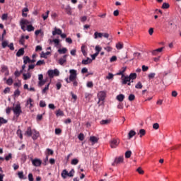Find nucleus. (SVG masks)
Listing matches in <instances>:
<instances>
[{
    "label": "nucleus",
    "instance_id": "1",
    "mask_svg": "<svg viewBox=\"0 0 181 181\" xmlns=\"http://www.w3.org/2000/svg\"><path fill=\"white\" fill-rule=\"evenodd\" d=\"M13 112L17 118L22 114V107H21V103H18L13 107Z\"/></svg>",
    "mask_w": 181,
    "mask_h": 181
},
{
    "label": "nucleus",
    "instance_id": "2",
    "mask_svg": "<svg viewBox=\"0 0 181 181\" xmlns=\"http://www.w3.org/2000/svg\"><path fill=\"white\" fill-rule=\"evenodd\" d=\"M47 74L49 76V77H50V78H53V77H54V76H59L60 74V71H59V69H55L54 70H49L47 71Z\"/></svg>",
    "mask_w": 181,
    "mask_h": 181
},
{
    "label": "nucleus",
    "instance_id": "3",
    "mask_svg": "<svg viewBox=\"0 0 181 181\" xmlns=\"http://www.w3.org/2000/svg\"><path fill=\"white\" fill-rule=\"evenodd\" d=\"M107 97V93L104 90H101L98 93V98L99 101H104Z\"/></svg>",
    "mask_w": 181,
    "mask_h": 181
},
{
    "label": "nucleus",
    "instance_id": "4",
    "mask_svg": "<svg viewBox=\"0 0 181 181\" xmlns=\"http://www.w3.org/2000/svg\"><path fill=\"white\" fill-rule=\"evenodd\" d=\"M69 74H70L69 75L70 80L77 79V70L70 69Z\"/></svg>",
    "mask_w": 181,
    "mask_h": 181
},
{
    "label": "nucleus",
    "instance_id": "5",
    "mask_svg": "<svg viewBox=\"0 0 181 181\" xmlns=\"http://www.w3.org/2000/svg\"><path fill=\"white\" fill-rule=\"evenodd\" d=\"M119 145V140L116 139H112L110 141V148H115Z\"/></svg>",
    "mask_w": 181,
    "mask_h": 181
},
{
    "label": "nucleus",
    "instance_id": "6",
    "mask_svg": "<svg viewBox=\"0 0 181 181\" xmlns=\"http://www.w3.org/2000/svg\"><path fill=\"white\" fill-rule=\"evenodd\" d=\"M124 162V157L119 156L115 159L114 163H112V166H115V165H119Z\"/></svg>",
    "mask_w": 181,
    "mask_h": 181
},
{
    "label": "nucleus",
    "instance_id": "7",
    "mask_svg": "<svg viewBox=\"0 0 181 181\" xmlns=\"http://www.w3.org/2000/svg\"><path fill=\"white\" fill-rule=\"evenodd\" d=\"M121 80L122 86H125V84L128 83V81H131L129 76L125 75L121 77Z\"/></svg>",
    "mask_w": 181,
    "mask_h": 181
},
{
    "label": "nucleus",
    "instance_id": "8",
    "mask_svg": "<svg viewBox=\"0 0 181 181\" xmlns=\"http://www.w3.org/2000/svg\"><path fill=\"white\" fill-rule=\"evenodd\" d=\"M32 163L33 166L39 167L42 165V161L40 159L35 158L32 160Z\"/></svg>",
    "mask_w": 181,
    "mask_h": 181
},
{
    "label": "nucleus",
    "instance_id": "9",
    "mask_svg": "<svg viewBox=\"0 0 181 181\" xmlns=\"http://www.w3.org/2000/svg\"><path fill=\"white\" fill-rule=\"evenodd\" d=\"M35 59H30V58H29L28 56L23 57L24 64H28V63H35Z\"/></svg>",
    "mask_w": 181,
    "mask_h": 181
},
{
    "label": "nucleus",
    "instance_id": "10",
    "mask_svg": "<svg viewBox=\"0 0 181 181\" xmlns=\"http://www.w3.org/2000/svg\"><path fill=\"white\" fill-rule=\"evenodd\" d=\"M66 62H67V55H64L63 57L59 59V63L61 66H63V64H64V63H66Z\"/></svg>",
    "mask_w": 181,
    "mask_h": 181
},
{
    "label": "nucleus",
    "instance_id": "11",
    "mask_svg": "<svg viewBox=\"0 0 181 181\" xmlns=\"http://www.w3.org/2000/svg\"><path fill=\"white\" fill-rule=\"evenodd\" d=\"M163 49H165V47H162L160 48L154 49L152 51V54H153V56H156L158 54V53L162 52Z\"/></svg>",
    "mask_w": 181,
    "mask_h": 181
},
{
    "label": "nucleus",
    "instance_id": "12",
    "mask_svg": "<svg viewBox=\"0 0 181 181\" xmlns=\"http://www.w3.org/2000/svg\"><path fill=\"white\" fill-rule=\"evenodd\" d=\"M62 33V30H60V28H54V30L52 31V35H53V36H56V35H61Z\"/></svg>",
    "mask_w": 181,
    "mask_h": 181
},
{
    "label": "nucleus",
    "instance_id": "13",
    "mask_svg": "<svg viewBox=\"0 0 181 181\" xmlns=\"http://www.w3.org/2000/svg\"><path fill=\"white\" fill-rule=\"evenodd\" d=\"M23 54H25V49L23 48H21L20 49H18L16 53L17 57H21V56H23Z\"/></svg>",
    "mask_w": 181,
    "mask_h": 181
},
{
    "label": "nucleus",
    "instance_id": "14",
    "mask_svg": "<svg viewBox=\"0 0 181 181\" xmlns=\"http://www.w3.org/2000/svg\"><path fill=\"white\" fill-rule=\"evenodd\" d=\"M93 37L94 39H101L103 37V33L95 32Z\"/></svg>",
    "mask_w": 181,
    "mask_h": 181
},
{
    "label": "nucleus",
    "instance_id": "15",
    "mask_svg": "<svg viewBox=\"0 0 181 181\" xmlns=\"http://www.w3.org/2000/svg\"><path fill=\"white\" fill-rule=\"evenodd\" d=\"M124 98H125V95H124V94H119L116 97V100H117V101H119V103H122Z\"/></svg>",
    "mask_w": 181,
    "mask_h": 181
},
{
    "label": "nucleus",
    "instance_id": "16",
    "mask_svg": "<svg viewBox=\"0 0 181 181\" xmlns=\"http://www.w3.org/2000/svg\"><path fill=\"white\" fill-rule=\"evenodd\" d=\"M33 132L32 131V128L30 127L27 128V130L25 133V135H28V136H32Z\"/></svg>",
    "mask_w": 181,
    "mask_h": 181
},
{
    "label": "nucleus",
    "instance_id": "17",
    "mask_svg": "<svg viewBox=\"0 0 181 181\" xmlns=\"http://www.w3.org/2000/svg\"><path fill=\"white\" fill-rule=\"evenodd\" d=\"M37 138H39V133H38V132H37L36 130H33V139L34 141H36V139H37Z\"/></svg>",
    "mask_w": 181,
    "mask_h": 181
},
{
    "label": "nucleus",
    "instance_id": "18",
    "mask_svg": "<svg viewBox=\"0 0 181 181\" xmlns=\"http://www.w3.org/2000/svg\"><path fill=\"white\" fill-rule=\"evenodd\" d=\"M92 62H93V59L88 57L86 59L82 60V64H84V65L90 64V63H92Z\"/></svg>",
    "mask_w": 181,
    "mask_h": 181
},
{
    "label": "nucleus",
    "instance_id": "19",
    "mask_svg": "<svg viewBox=\"0 0 181 181\" xmlns=\"http://www.w3.org/2000/svg\"><path fill=\"white\" fill-rule=\"evenodd\" d=\"M20 23H21V25H24L26 26V25H30V23H31L30 21L26 20V19L22 18V19L21 20V21H20Z\"/></svg>",
    "mask_w": 181,
    "mask_h": 181
},
{
    "label": "nucleus",
    "instance_id": "20",
    "mask_svg": "<svg viewBox=\"0 0 181 181\" xmlns=\"http://www.w3.org/2000/svg\"><path fill=\"white\" fill-rule=\"evenodd\" d=\"M89 141H90V142H92L93 144H97V142H98V138L92 136L90 137Z\"/></svg>",
    "mask_w": 181,
    "mask_h": 181
},
{
    "label": "nucleus",
    "instance_id": "21",
    "mask_svg": "<svg viewBox=\"0 0 181 181\" xmlns=\"http://www.w3.org/2000/svg\"><path fill=\"white\" fill-rule=\"evenodd\" d=\"M23 79L24 80H29L32 77V74L30 73L23 74Z\"/></svg>",
    "mask_w": 181,
    "mask_h": 181
},
{
    "label": "nucleus",
    "instance_id": "22",
    "mask_svg": "<svg viewBox=\"0 0 181 181\" xmlns=\"http://www.w3.org/2000/svg\"><path fill=\"white\" fill-rule=\"evenodd\" d=\"M135 135H136V132H135V131L134 130H131L129 132V139H131V138H133L134 136H135Z\"/></svg>",
    "mask_w": 181,
    "mask_h": 181
},
{
    "label": "nucleus",
    "instance_id": "23",
    "mask_svg": "<svg viewBox=\"0 0 181 181\" xmlns=\"http://www.w3.org/2000/svg\"><path fill=\"white\" fill-rule=\"evenodd\" d=\"M66 52H67V48H62V49H58V53H59V54H65V53Z\"/></svg>",
    "mask_w": 181,
    "mask_h": 181
},
{
    "label": "nucleus",
    "instance_id": "24",
    "mask_svg": "<svg viewBox=\"0 0 181 181\" xmlns=\"http://www.w3.org/2000/svg\"><path fill=\"white\" fill-rule=\"evenodd\" d=\"M129 78L131 81V80H135V78H136V73H132L130 74V75L129 76Z\"/></svg>",
    "mask_w": 181,
    "mask_h": 181
},
{
    "label": "nucleus",
    "instance_id": "25",
    "mask_svg": "<svg viewBox=\"0 0 181 181\" xmlns=\"http://www.w3.org/2000/svg\"><path fill=\"white\" fill-rule=\"evenodd\" d=\"M70 81L74 87H77L78 86V81H77V79H70Z\"/></svg>",
    "mask_w": 181,
    "mask_h": 181
},
{
    "label": "nucleus",
    "instance_id": "26",
    "mask_svg": "<svg viewBox=\"0 0 181 181\" xmlns=\"http://www.w3.org/2000/svg\"><path fill=\"white\" fill-rule=\"evenodd\" d=\"M20 45H22V46H25V35H22L21 39L19 40Z\"/></svg>",
    "mask_w": 181,
    "mask_h": 181
},
{
    "label": "nucleus",
    "instance_id": "27",
    "mask_svg": "<svg viewBox=\"0 0 181 181\" xmlns=\"http://www.w3.org/2000/svg\"><path fill=\"white\" fill-rule=\"evenodd\" d=\"M27 30L28 32H33V30H35V27H33V25L30 24L27 25Z\"/></svg>",
    "mask_w": 181,
    "mask_h": 181
},
{
    "label": "nucleus",
    "instance_id": "28",
    "mask_svg": "<svg viewBox=\"0 0 181 181\" xmlns=\"http://www.w3.org/2000/svg\"><path fill=\"white\" fill-rule=\"evenodd\" d=\"M18 176L19 177V179H26V177H25V175H23V171H20L18 173Z\"/></svg>",
    "mask_w": 181,
    "mask_h": 181
},
{
    "label": "nucleus",
    "instance_id": "29",
    "mask_svg": "<svg viewBox=\"0 0 181 181\" xmlns=\"http://www.w3.org/2000/svg\"><path fill=\"white\" fill-rule=\"evenodd\" d=\"M2 124H8V120L4 119V117H0V127L2 126Z\"/></svg>",
    "mask_w": 181,
    "mask_h": 181
},
{
    "label": "nucleus",
    "instance_id": "30",
    "mask_svg": "<svg viewBox=\"0 0 181 181\" xmlns=\"http://www.w3.org/2000/svg\"><path fill=\"white\" fill-rule=\"evenodd\" d=\"M69 175V172H67V170H64L62 173V177L64 178V179H66V176H68Z\"/></svg>",
    "mask_w": 181,
    "mask_h": 181
},
{
    "label": "nucleus",
    "instance_id": "31",
    "mask_svg": "<svg viewBox=\"0 0 181 181\" xmlns=\"http://www.w3.org/2000/svg\"><path fill=\"white\" fill-rule=\"evenodd\" d=\"M57 117H63L64 115V112L62 111L61 110H58L56 113Z\"/></svg>",
    "mask_w": 181,
    "mask_h": 181
},
{
    "label": "nucleus",
    "instance_id": "32",
    "mask_svg": "<svg viewBox=\"0 0 181 181\" xmlns=\"http://www.w3.org/2000/svg\"><path fill=\"white\" fill-rule=\"evenodd\" d=\"M17 135L19 136L21 139H23V135L22 134V130L18 129L17 130Z\"/></svg>",
    "mask_w": 181,
    "mask_h": 181
},
{
    "label": "nucleus",
    "instance_id": "33",
    "mask_svg": "<svg viewBox=\"0 0 181 181\" xmlns=\"http://www.w3.org/2000/svg\"><path fill=\"white\" fill-rule=\"evenodd\" d=\"M111 122V120L105 119L100 122L101 125H107Z\"/></svg>",
    "mask_w": 181,
    "mask_h": 181
},
{
    "label": "nucleus",
    "instance_id": "34",
    "mask_svg": "<svg viewBox=\"0 0 181 181\" xmlns=\"http://www.w3.org/2000/svg\"><path fill=\"white\" fill-rule=\"evenodd\" d=\"M131 155H132V152L131 151H127L125 153V158H127V159L131 158Z\"/></svg>",
    "mask_w": 181,
    "mask_h": 181
},
{
    "label": "nucleus",
    "instance_id": "35",
    "mask_svg": "<svg viewBox=\"0 0 181 181\" xmlns=\"http://www.w3.org/2000/svg\"><path fill=\"white\" fill-rule=\"evenodd\" d=\"M139 134H140V138H142V136H144V135L146 134V132L145 131V129H141L139 130Z\"/></svg>",
    "mask_w": 181,
    "mask_h": 181
},
{
    "label": "nucleus",
    "instance_id": "36",
    "mask_svg": "<svg viewBox=\"0 0 181 181\" xmlns=\"http://www.w3.org/2000/svg\"><path fill=\"white\" fill-rule=\"evenodd\" d=\"M124 47V45L121 44V42H118L116 45V49H118V50H121Z\"/></svg>",
    "mask_w": 181,
    "mask_h": 181
},
{
    "label": "nucleus",
    "instance_id": "37",
    "mask_svg": "<svg viewBox=\"0 0 181 181\" xmlns=\"http://www.w3.org/2000/svg\"><path fill=\"white\" fill-rule=\"evenodd\" d=\"M6 84H8V86H12V84H13V79H12V78H9L6 81Z\"/></svg>",
    "mask_w": 181,
    "mask_h": 181
},
{
    "label": "nucleus",
    "instance_id": "38",
    "mask_svg": "<svg viewBox=\"0 0 181 181\" xmlns=\"http://www.w3.org/2000/svg\"><path fill=\"white\" fill-rule=\"evenodd\" d=\"M81 52H82L83 56H87V52H86V46H84V45L81 46Z\"/></svg>",
    "mask_w": 181,
    "mask_h": 181
},
{
    "label": "nucleus",
    "instance_id": "39",
    "mask_svg": "<svg viewBox=\"0 0 181 181\" xmlns=\"http://www.w3.org/2000/svg\"><path fill=\"white\" fill-rule=\"evenodd\" d=\"M52 42H54L55 46H59V43H60V40L59 39H54L53 40H50V43H52Z\"/></svg>",
    "mask_w": 181,
    "mask_h": 181
},
{
    "label": "nucleus",
    "instance_id": "40",
    "mask_svg": "<svg viewBox=\"0 0 181 181\" xmlns=\"http://www.w3.org/2000/svg\"><path fill=\"white\" fill-rule=\"evenodd\" d=\"M13 95L14 97H19V95H21V90H19V89L16 90Z\"/></svg>",
    "mask_w": 181,
    "mask_h": 181
},
{
    "label": "nucleus",
    "instance_id": "41",
    "mask_svg": "<svg viewBox=\"0 0 181 181\" xmlns=\"http://www.w3.org/2000/svg\"><path fill=\"white\" fill-rule=\"evenodd\" d=\"M129 101H134L135 100V95L130 94L128 98Z\"/></svg>",
    "mask_w": 181,
    "mask_h": 181
},
{
    "label": "nucleus",
    "instance_id": "42",
    "mask_svg": "<svg viewBox=\"0 0 181 181\" xmlns=\"http://www.w3.org/2000/svg\"><path fill=\"white\" fill-rule=\"evenodd\" d=\"M46 63L45 62V60H39L37 63H36V66H42L43 64H45Z\"/></svg>",
    "mask_w": 181,
    "mask_h": 181
},
{
    "label": "nucleus",
    "instance_id": "43",
    "mask_svg": "<svg viewBox=\"0 0 181 181\" xmlns=\"http://www.w3.org/2000/svg\"><path fill=\"white\" fill-rule=\"evenodd\" d=\"M106 78L107 80H112V78H114V74H112V73H109L108 76H106Z\"/></svg>",
    "mask_w": 181,
    "mask_h": 181
},
{
    "label": "nucleus",
    "instance_id": "44",
    "mask_svg": "<svg viewBox=\"0 0 181 181\" xmlns=\"http://www.w3.org/2000/svg\"><path fill=\"white\" fill-rule=\"evenodd\" d=\"M49 86H50V83H48L45 88L42 89V94H45L46 93V91H47V90H49Z\"/></svg>",
    "mask_w": 181,
    "mask_h": 181
},
{
    "label": "nucleus",
    "instance_id": "45",
    "mask_svg": "<svg viewBox=\"0 0 181 181\" xmlns=\"http://www.w3.org/2000/svg\"><path fill=\"white\" fill-rule=\"evenodd\" d=\"M49 13H50V11H47L45 16H44V14H42V18H43L44 21H46V19H47V18H49Z\"/></svg>",
    "mask_w": 181,
    "mask_h": 181
},
{
    "label": "nucleus",
    "instance_id": "46",
    "mask_svg": "<svg viewBox=\"0 0 181 181\" xmlns=\"http://www.w3.org/2000/svg\"><path fill=\"white\" fill-rule=\"evenodd\" d=\"M71 165H77L78 163V159L74 158L71 162Z\"/></svg>",
    "mask_w": 181,
    "mask_h": 181
},
{
    "label": "nucleus",
    "instance_id": "47",
    "mask_svg": "<svg viewBox=\"0 0 181 181\" xmlns=\"http://www.w3.org/2000/svg\"><path fill=\"white\" fill-rule=\"evenodd\" d=\"M78 138L79 141H84V134L83 133L79 134V135L78 136Z\"/></svg>",
    "mask_w": 181,
    "mask_h": 181
},
{
    "label": "nucleus",
    "instance_id": "48",
    "mask_svg": "<svg viewBox=\"0 0 181 181\" xmlns=\"http://www.w3.org/2000/svg\"><path fill=\"white\" fill-rule=\"evenodd\" d=\"M5 71H8V66L3 65L1 66V72L5 73Z\"/></svg>",
    "mask_w": 181,
    "mask_h": 181
},
{
    "label": "nucleus",
    "instance_id": "49",
    "mask_svg": "<svg viewBox=\"0 0 181 181\" xmlns=\"http://www.w3.org/2000/svg\"><path fill=\"white\" fill-rule=\"evenodd\" d=\"M40 107H41V108H45V107H46V102L41 100L40 102Z\"/></svg>",
    "mask_w": 181,
    "mask_h": 181
},
{
    "label": "nucleus",
    "instance_id": "50",
    "mask_svg": "<svg viewBox=\"0 0 181 181\" xmlns=\"http://www.w3.org/2000/svg\"><path fill=\"white\" fill-rule=\"evenodd\" d=\"M136 172H138V173H139V175H144V170H142V168L141 167H139L136 169Z\"/></svg>",
    "mask_w": 181,
    "mask_h": 181
},
{
    "label": "nucleus",
    "instance_id": "51",
    "mask_svg": "<svg viewBox=\"0 0 181 181\" xmlns=\"http://www.w3.org/2000/svg\"><path fill=\"white\" fill-rule=\"evenodd\" d=\"M143 86H142V83L141 82H138L137 84L135 86V88L137 89H141L142 88Z\"/></svg>",
    "mask_w": 181,
    "mask_h": 181
},
{
    "label": "nucleus",
    "instance_id": "52",
    "mask_svg": "<svg viewBox=\"0 0 181 181\" xmlns=\"http://www.w3.org/2000/svg\"><path fill=\"white\" fill-rule=\"evenodd\" d=\"M95 49L96 50V53L100 54V52H101L102 48L100 46L97 45Z\"/></svg>",
    "mask_w": 181,
    "mask_h": 181
},
{
    "label": "nucleus",
    "instance_id": "53",
    "mask_svg": "<svg viewBox=\"0 0 181 181\" xmlns=\"http://www.w3.org/2000/svg\"><path fill=\"white\" fill-rule=\"evenodd\" d=\"M169 4L168 3H163V6H162V8L163 9H168L169 8Z\"/></svg>",
    "mask_w": 181,
    "mask_h": 181
},
{
    "label": "nucleus",
    "instance_id": "54",
    "mask_svg": "<svg viewBox=\"0 0 181 181\" xmlns=\"http://www.w3.org/2000/svg\"><path fill=\"white\" fill-rule=\"evenodd\" d=\"M10 159H12V153H8V155L5 157V160L6 161L10 160Z\"/></svg>",
    "mask_w": 181,
    "mask_h": 181
},
{
    "label": "nucleus",
    "instance_id": "55",
    "mask_svg": "<svg viewBox=\"0 0 181 181\" xmlns=\"http://www.w3.org/2000/svg\"><path fill=\"white\" fill-rule=\"evenodd\" d=\"M94 84L93 83V81H89L87 83V87L89 88H93Z\"/></svg>",
    "mask_w": 181,
    "mask_h": 181
},
{
    "label": "nucleus",
    "instance_id": "56",
    "mask_svg": "<svg viewBox=\"0 0 181 181\" xmlns=\"http://www.w3.org/2000/svg\"><path fill=\"white\" fill-rule=\"evenodd\" d=\"M82 74H86V73H88V69L86 67H84L81 69Z\"/></svg>",
    "mask_w": 181,
    "mask_h": 181
},
{
    "label": "nucleus",
    "instance_id": "57",
    "mask_svg": "<svg viewBox=\"0 0 181 181\" xmlns=\"http://www.w3.org/2000/svg\"><path fill=\"white\" fill-rule=\"evenodd\" d=\"M11 110H13V108L12 107H8L6 109V112L8 115H9V114H11Z\"/></svg>",
    "mask_w": 181,
    "mask_h": 181
},
{
    "label": "nucleus",
    "instance_id": "58",
    "mask_svg": "<svg viewBox=\"0 0 181 181\" xmlns=\"http://www.w3.org/2000/svg\"><path fill=\"white\" fill-rule=\"evenodd\" d=\"M74 175V170H71L69 173H68V176L69 177H73Z\"/></svg>",
    "mask_w": 181,
    "mask_h": 181
},
{
    "label": "nucleus",
    "instance_id": "59",
    "mask_svg": "<svg viewBox=\"0 0 181 181\" xmlns=\"http://www.w3.org/2000/svg\"><path fill=\"white\" fill-rule=\"evenodd\" d=\"M28 180L29 181H33L34 180V179H33V174H32V173H29L28 174Z\"/></svg>",
    "mask_w": 181,
    "mask_h": 181
},
{
    "label": "nucleus",
    "instance_id": "60",
    "mask_svg": "<svg viewBox=\"0 0 181 181\" xmlns=\"http://www.w3.org/2000/svg\"><path fill=\"white\" fill-rule=\"evenodd\" d=\"M60 134H62V130L59 128L55 129V134L56 135H60Z\"/></svg>",
    "mask_w": 181,
    "mask_h": 181
},
{
    "label": "nucleus",
    "instance_id": "61",
    "mask_svg": "<svg viewBox=\"0 0 181 181\" xmlns=\"http://www.w3.org/2000/svg\"><path fill=\"white\" fill-rule=\"evenodd\" d=\"M153 129H159V124L158 123H154L153 124Z\"/></svg>",
    "mask_w": 181,
    "mask_h": 181
},
{
    "label": "nucleus",
    "instance_id": "62",
    "mask_svg": "<svg viewBox=\"0 0 181 181\" xmlns=\"http://www.w3.org/2000/svg\"><path fill=\"white\" fill-rule=\"evenodd\" d=\"M104 49H105V50H106V52H112V47H110V46L105 47Z\"/></svg>",
    "mask_w": 181,
    "mask_h": 181
},
{
    "label": "nucleus",
    "instance_id": "63",
    "mask_svg": "<svg viewBox=\"0 0 181 181\" xmlns=\"http://www.w3.org/2000/svg\"><path fill=\"white\" fill-rule=\"evenodd\" d=\"M1 45H2L3 49H5V47H8V42L4 41Z\"/></svg>",
    "mask_w": 181,
    "mask_h": 181
},
{
    "label": "nucleus",
    "instance_id": "64",
    "mask_svg": "<svg viewBox=\"0 0 181 181\" xmlns=\"http://www.w3.org/2000/svg\"><path fill=\"white\" fill-rule=\"evenodd\" d=\"M113 62H117V56H112L110 58V62L112 63Z\"/></svg>",
    "mask_w": 181,
    "mask_h": 181
}]
</instances>
